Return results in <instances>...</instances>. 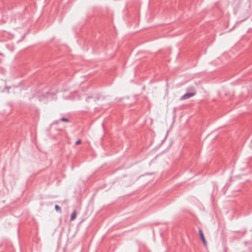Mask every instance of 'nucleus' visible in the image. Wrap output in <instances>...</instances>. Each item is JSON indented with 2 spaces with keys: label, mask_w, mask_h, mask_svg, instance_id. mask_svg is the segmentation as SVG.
I'll return each instance as SVG.
<instances>
[{
  "label": "nucleus",
  "mask_w": 252,
  "mask_h": 252,
  "mask_svg": "<svg viewBox=\"0 0 252 252\" xmlns=\"http://www.w3.org/2000/svg\"><path fill=\"white\" fill-rule=\"evenodd\" d=\"M195 94V92L194 91L192 92H190V93H186L181 97V99L184 100V99H188L190 97H192Z\"/></svg>",
  "instance_id": "obj_1"
},
{
  "label": "nucleus",
  "mask_w": 252,
  "mask_h": 252,
  "mask_svg": "<svg viewBox=\"0 0 252 252\" xmlns=\"http://www.w3.org/2000/svg\"><path fill=\"white\" fill-rule=\"evenodd\" d=\"M199 235L201 238V239L202 241V242H203L204 244L205 245L206 244V241L205 239L203 233L201 229H199Z\"/></svg>",
  "instance_id": "obj_2"
},
{
  "label": "nucleus",
  "mask_w": 252,
  "mask_h": 252,
  "mask_svg": "<svg viewBox=\"0 0 252 252\" xmlns=\"http://www.w3.org/2000/svg\"><path fill=\"white\" fill-rule=\"evenodd\" d=\"M76 217V213L75 211H74L71 215L70 220H74L75 219Z\"/></svg>",
  "instance_id": "obj_3"
},
{
  "label": "nucleus",
  "mask_w": 252,
  "mask_h": 252,
  "mask_svg": "<svg viewBox=\"0 0 252 252\" xmlns=\"http://www.w3.org/2000/svg\"><path fill=\"white\" fill-rule=\"evenodd\" d=\"M55 208L57 212H59L60 213L61 212V208H60V207L59 205H56L55 206Z\"/></svg>",
  "instance_id": "obj_4"
},
{
  "label": "nucleus",
  "mask_w": 252,
  "mask_h": 252,
  "mask_svg": "<svg viewBox=\"0 0 252 252\" xmlns=\"http://www.w3.org/2000/svg\"><path fill=\"white\" fill-rule=\"evenodd\" d=\"M61 120L63 122H67L69 121L68 120L65 118H62L61 119Z\"/></svg>",
  "instance_id": "obj_5"
},
{
  "label": "nucleus",
  "mask_w": 252,
  "mask_h": 252,
  "mask_svg": "<svg viewBox=\"0 0 252 252\" xmlns=\"http://www.w3.org/2000/svg\"><path fill=\"white\" fill-rule=\"evenodd\" d=\"M81 140H77V141L76 142L75 144H76V145H78V144H79L81 143Z\"/></svg>",
  "instance_id": "obj_6"
},
{
  "label": "nucleus",
  "mask_w": 252,
  "mask_h": 252,
  "mask_svg": "<svg viewBox=\"0 0 252 252\" xmlns=\"http://www.w3.org/2000/svg\"><path fill=\"white\" fill-rule=\"evenodd\" d=\"M50 94L49 93H47V95L48 96Z\"/></svg>",
  "instance_id": "obj_7"
}]
</instances>
